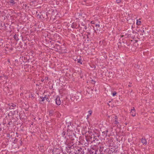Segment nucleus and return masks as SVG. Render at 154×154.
I'll return each mask as SVG.
<instances>
[{
    "label": "nucleus",
    "instance_id": "nucleus-1",
    "mask_svg": "<svg viewBox=\"0 0 154 154\" xmlns=\"http://www.w3.org/2000/svg\"><path fill=\"white\" fill-rule=\"evenodd\" d=\"M77 139L75 140L72 143L68 145L66 147L65 150L69 154H84V149L77 146Z\"/></svg>",
    "mask_w": 154,
    "mask_h": 154
},
{
    "label": "nucleus",
    "instance_id": "nucleus-2",
    "mask_svg": "<svg viewBox=\"0 0 154 154\" xmlns=\"http://www.w3.org/2000/svg\"><path fill=\"white\" fill-rule=\"evenodd\" d=\"M65 129L64 128L63 131L61 133V136L65 140L64 141V143L66 145L65 148L68 146V145H70V143L73 142L76 139L75 138L74 134L72 131L68 132L69 130L64 131Z\"/></svg>",
    "mask_w": 154,
    "mask_h": 154
},
{
    "label": "nucleus",
    "instance_id": "nucleus-3",
    "mask_svg": "<svg viewBox=\"0 0 154 154\" xmlns=\"http://www.w3.org/2000/svg\"><path fill=\"white\" fill-rule=\"evenodd\" d=\"M62 43L60 45L57 43H51V46L52 48L57 50V51L61 53H67V50L66 48V44L62 40Z\"/></svg>",
    "mask_w": 154,
    "mask_h": 154
},
{
    "label": "nucleus",
    "instance_id": "nucleus-4",
    "mask_svg": "<svg viewBox=\"0 0 154 154\" xmlns=\"http://www.w3.org/2000/svg\"><path fill=\"white\" fill-rule=\"evenodd\" d=\"M51 41L50 42L51 44L54 43V44L58 43L61 44L62 40L61 37L57 33L54 34L51 37Z\"/></svg>",
    "mask_w": 154,
    "mask_h": 154
},
{
    "label": "nucleus",
    "instance_id": "nucleus-5",
    "mask_svg": "<svg viewBox=\"0 0 154 154\" xmlns=\"http://www.w3.org/2000/svg\"><path fill=\"white\" fill-rule=\"evenodd\" d=\"M87 15L84 12L80 11L79 12L76 13L74 14V17L76 20H85L87 17Z\"/></svg>",
    "mask_w": 154,
    "mask_h": 154
},
{
    "label": "nucleus",
    "instance_id": "nucleus-6",
    "mask_svg": "<svg viewBox=\"0 0 154 154\" xmlns=\"http://www.w3.org/2000/svg\"><path fill=\"white\" fill-rule=\"evenodd\" d=\"M79 142L83 147L88 146V145L89 142L86 137L81 138Z\"/></svg>",
    "mask_w": 154,
    "mask_h": 154
},
{
    "label": "nucleus",
    "instance_id": "nucleus-7",
    "mask_svg": "<svg viewBox=\"0 0 154 154\" xmlns=\"http://www.w3.org/2000/svg\"><path fill=\"white\" fill-rule=\"evenodd\" d=\"M87 29V24L85 22H81L79 23V30L80 32H85Z\"/></svg>",
    "mask_w": 154,
    "mask_h": 154
},
{
    "label": "nucleus",
    "instance_id": "nucleus-8",
    "mask_svg": "<svg viewBox=\"0 0 154 154\" xmlns=\"http://www.w3.org/2000/svg\"><path fill=\"white\" fill-rule=\"evenodd\" d=\"M113 130V128L112 127H110L109 128H106V130L102 132V136H103L102 137H103V139H104L105 138H106L107 136L108 137H109L110 136V134H108V133L109 132H112Z\"/></svg>",
    "mask_w": 154,
    "mask_h": 154
},
{
    "label": "nucleus",
    "instance_id": "nucleus-9",
    "mask_svg": "<svg viewBox=\"0 0 154 154\" xmlns=\"http://www.w3.org/2000/svg\"><path fill=\"white\" fill-rule=\"evenodd\" d=\"M94 142H97L100 140L102 141V140L103 139V137H101L100 134L98 133H95L94 134Z\"/></svg>",
    "mask_w": 154,
    "mask_h": 154
},
{
    "label": "nucleus",
    "instance_id": "nucleus-10",
    "mask_svg": "<svg viewBox=\"0 0 154 154\" xmlns=\"http://www.w3.org/2000/svg\"><path fill=\"white\" fill-rule=\"evenodd\" d=\"M70 99L72 101H76L79 99V96L76 94H70Z\"/></svg>",
    "mask_w": 154,
    "mask_h": 154
},
{
    "label": "nucleus",
    "instance_id": "nucleus-11",
    "mask_svg": "<svg viewBox=\"0 0 154 154\" xmlns=\"http://www.w3.org/2000/svg\"><path fill=\"white\" fill-rule=\"evenodd\" d=\"M66 124L67 125V130H69L70 131H72V128H73V126H74L73 123L72 122H67Z\"/></svg>",
    "mask_w": 154,
    "mask_h": 154
},
{
    "label": "nucleus",
    "instance_id": "nucleus-12",
    "mask_svg": "<svg viewBox=\"0 0 154 154\" xmlns=\"http://www.w3.org/2000/svg\"><path fill=\"white\" fill-rule=\"evenodd\" d=\"M117 150H115V149H113L112 148H107L106 152L107 154H110L113 153V152L116 153L117 152Z\"/></svg>",
    "mask_w": 154,
    "mask_h": 154
},
{
    "label": "nucleus",
    "instance_id": "nucleus-13",
    "mask_svg": "<svg viewBox=\"0 0 154 154\" xmlns=\"http://www.w3.org/2000/svg\"><path fill=\"white\" fill-rule=\"evenodd\" d=\"M94 136V134H92L91 136H88V137H86L89 143L91 142V143H92L94 142V138L93 137Z\"/></svg>",
    "mask_w": 154,
    "mask_h": 154
},
{
    "label": "nucleus",
    "instance_id": "nucleus-14",
    "mask_svg": "<svg viewBox=\"0 0 154 154\" xmlns=\"http://www.w3.org/2000/svg\"><path fill=\"white\" fill-rule=\"evenodd\" d=\"M14 141L15 142H17L18 143H19V144L17 146V147L18 148H19L20 147V146H21L22 145V141L21 140V138L20 137H19L18 139L15 138V139L14 140Z\"/></svg>",
    "mask_w": 154,
    "mask_h": 154
},
{
    "label": "nucleus",
    "instance_id": "nucleus-15",
    "mask_svg": "<svg viewBox=\"0 0 154 154\" xmlns=\"http://www.w3.org/2000/svg\"><path fill=\"white\" fill-rule=\"evenodd\" d=\"M81 4L83 5L87 6L91 5V3L87 0H83V1L81 2Z\"/></svg>",
    "mask_w": 154,
    "mask_h": 154
},
{
    "label": "nucleus",
    "instance_id": "nucleus-16",
    "mask_svg": "<svg viewBox=\"0 0 154 154\" xmlns=\"http://www.w3.org/2000/svg\"><path fill=\"white\" fill-rule=\"evenodd\" d=\"M55 100L56 104L58 106L60 105L61 101L60 100V97L59 96L57 95L56 96Z\"/></svg>",
    "mask_w": 154,
    "mask_h": 154
},
{
    "label": "nucleus",
    "instance_id": "nucleus-17",
    "mask_svg": "<svg viewBox=\"0 0 154 154\" xmlns=\"http://www.w3.org/2000/svg\"><path fill=\"white\" fill-rule=\"evenodd\" d=\"M71 27L73 29H79V23H78L76 22H73L71 25Z\"/></svg>",
    "mask_w": 154,
    "mask_h": 154
},
{
    "label": "nucleus",
    "instance_id": "nucleus-18",
    "mask_svg": "<svg viewBox=\"0 0 154 154\" xmlns=\"http://www.w3.org/2000/svg\"><path fill=\"white\" fill-rule=\"evenodd\" d=\"M98 146H97L95 145H91V149H90L92 150H94L95 151H96L98 152H99L98 150Z\"/></svg>",
    "mask_w": 154,
    "mask_h": 154
},
{
    "label": "nucleus",
    "instance_id": "nucleus-19",
    "mask_svg": "<svg viewBox=\"0 0 154 154\" xmlns=\"http://www.w3.org/2000/svg\"><path fill=\"white\" fill-rule=\"evenodd\" d=\"M9 106V109H15L16 107V103H11L8 104Z\"/></svg>",
    "mask_w": 154,
    "mask_h": 154
},
{
    "label": "nucleus",
    "instance_id": "nucleus-20",
    "mask_svg": "<svg viewBox=\"0 0 154 154\" xmlns=\"http://www.w3.org/2000/svg\"><path fill=\"white\" fill-rule=\"evenodd\" d=\"M132 108L133 109H131L130 113L132 116H135L136 114V110L134 107H133Z\"/></svg>",
    "mask_w": 154,
    "mask_h": 154
},
{
    "label": "nucleus",
    "instance_id": "nucleus-21",
    "mask_svg": "<svg viewBox=\"0 0 154 154\" xmlns=\"http://www.w3.org/2000/svg\"><path fill=\"white\" fill-rule=\"evenodd\" d=\"M74 60L75 61L77 62L78 63H79L81 64H82V61L81 56L79 57V58H78V57H77L75 59H74Z\"/></svg>",
    "mask_w": 154,
    "mask_h": 154
},
{
    "label": "nucleus",
    "instance_id": "nucleus-22",
    "mask_svg": "<svg viewBox=\"0 0 154 154\" xmlns=\"http://www.w3.org/2000/svg\"><path fill=\"white\" fill-rule=\"evenodd\" d=\"M38 98H39L38 101L40 103H41L42 102H44L45 99V97L43 96H38Z\"/></svg>",
    "mask_w": 154,
    "mask_h": 154
},
{
    "label": "nucleus",
    "instance_id": "nucleus-23",
    "mask_svg": "<svg viewBox=\"0 0 154 154\" xmlns=\"http://www.w3.org/2000/svg\"><path fill=\"white\" fill-rule=\"evenodd\" d=\"M89 154H100L99 152H98L94 150L90 149L89 151Z\"/></svg>",
    "mask_w": 154,
    "mask_h": 154
},
{
    "label": "nucleus",
    "instance_id": "nucleus-24",
    "mask_svg": "<svg viewBox=\"0 0 154 154\" xmlns=\"http://www.w3.org/2000/svg\"><path fill=\"white\" fill-rule=\"evenodd\" d=\"M141 142L143 145H146L147 144V141L145 137H142L141 139Z\"/></svg>",
    "mask_w": 154,
    "mask_h": 154
},
{
    "label": "nucleus",
    "instance_id": "nucleus-25",
    "mask_svg": "<svg viewBox=\"0 0 154 154\" xmlns=\"http://www.w3.org/2000/svg\"><path fill=\"white\" fill-rule=\"evenodd\" d=\"M92 26L94 27V32H96V30L100 31V25L99 24H95V26L96 27V29H94V27L93 26Z\"/></svg>",
    "mask_w": 154,
    "mask_h": 154
},
{
    "label": "nucleus",
    "instance_id": "nucleus-26",
    "mask_svg": "<svg viewBox=\"0 0 154 154\" xmlns=\"http://www.w3.org/2000/svg\"><path fill=\"white\" fill-rule=\"evenodd\" d=\"M15 115V111H11L8 114V116L9 117L10 116L12 117L13 116Z\"/></svg>",
    "mask_w": 154,
    "mask_h": 154
},
{
    "label": "nucleus",
    "instance_id": "nucleus-27",
    "mask_svg": "<svg viewBox=\"0 0 154 154\" xmlns=\"http://www.w3.org/2000/svg\"><path fill=\"white\" fill-rule=\"evenodd\" d=\"M13 37L15 40L17 42L18 41L19 39L18 34H15L14 35Z\"/></svg>",
    "mask_w": 154,
    "mask_h": 154
},
{
    "label": "nucleus",
    "instance_id": "nucleus-28",
    "mask_svg": "<svg viewBox=\"0 0 154 154\" xmlns=\"http://www.w3.org/2000/svg\"><path fill=\"white\" fill-rule=\"evenodd\" d=\"M112 124L115 125H118L119 124V122L117 120L113 119L112 122Z\"/></svg>",
    "mask_w": 154,
    "mask_h": 154
},
{
    "label": "nucleus",
    "instance_id": "nucleus-29",
    "mask_svg": "<svg viewBox=\"0 0 154 154\" xmlns=\"http://www.w3.org/2000/svg\"><path fill=\"white\" fill-rule=\"evenodd\" d=\"M9 2L10 3V5L12 6H13L16 3L14 0H10Z\"/></svg>",
    "mask_w": 154,
    "mask_h": 154
},
{
    "label": "nucleus",
    "instance_id": "nucleus-30",
    "mask_svg": "<svg viewBox=\"0 0 154 154\" xmlns=\"http://www.w3.org/2000/svg\"><path fill=\"white\" fill-rule=\"evenodd\" d=\"M140 20V19L137 20L136 22V24L137 25L139 26L141 25L142 23Z\"/></svg>",
    "mask_w": 154,
    "mask_h": 154
},
{
    "label": "nucleus",
    "instance_id": "nucleus-31",
    "mask_svg": "<svg viewBox=\"0 0 154 154\" xmlns=\"http://www.w3.org/2000/svg\"><path fill=\"white\" fill-rule=\"evenodd\" d=\"M49 116H53L54 111L53 110H50L49 111Z\"/></svg>",
    "mask_w": 154,
    "mask_h": 154
},
{
    "label": "nucleus",
    "instance_id": "nucleus-32",
    "mask_svg": "<svg viewBox=\"0 0 154 154\" xmlns=\"http://www.w3.org/2000/svg\"><path fill=\"white\" fill-rule=\"evenodd\" d=\"M12 121L11 119H9V121H8V123L7 124V127H9L10 125L12 124Z\"/></svg>",
    "mask_w": 154,
    "mask_h": 154
},
{
    "label": "nucleus",
    "instance_id": "nucleus-33",
    "mask_svg": "<svg viewBox=\"0 0 154 154\" xmlns=\"http://www.w3.org/2000/svg\"><path fill=\"white\" fill-rule=\"evenodd\" d=\"M36 95L34 94H31V95L30 97V98L32 99H34Z\"/></svg>",
    "mask_w": 154,
    "mask_h": 154
},
{
    "label": "nucleus",
    "instance_id": "nucleus-34",
    "mask_svg": "<svg viewBox=\"0 0 154 154\" xmlns=\"http://www.w3.org/2000/svg\"><path fill=\"white\" fill-rule=\"evenodd\" d=\"M24 59L25 60V61H23V62H27L29 61V59H27V57H26L25 56L24 57Z\"/></svg>",
    "mask_w": 154,
    "mask_h": 154
},
{
    "label": "nucleus",
    "instance_id": "nucleus-35",
    "mask_svg": "<svg viewBox=\"0 0 154 154\" xmlns=\"http://www.w3.org/2000/svg\"><path fill=\"white\" fill-rule=\"evenodd\" d=\"M2 154H7L8 151H7L5 150H2Z\"/></svg>",
    "mask_w": 154,
    "mask_h": 154
},
{
    "label": "nucleus",
    "instance_id": "nucleus-36",
    "mask_svg": "<svg viewBox=\"0 0 154 154\" xmlns=\"http://www.w3.org/2000/svg\"><path fill=\"white\" fill-rule=\"evenodd\" d=\"M88 114L87 116H90L92 113V111L91 110H89L88 111Z\"/></svg>",
    "mask_w": 154,
    "mask_h": 154
},
{
    "label": "nucleus",
    "instance_id": "nucleus-37",
    "mask_svg": "<svg viewBox=\"0 0 154 154\" xmlns=\"http://www.w3.org/2000/svg\"><path fill=\"white\" fill-rule=\"evenodd\" d=\"M109 77H112L114 75V73L112 72H109Z\"/></svg>",
    "mask_w": 154,
    "mask_h": 154
},
{
    "label": "nucleus",
    "instance_id": "nucleus-38",
    "mask_svg": "<svg viewBox=\"0 0 154 154\" xmlns=\"http://www.w3.org/2000/svg\"><path fill=\"white\" fill-rule=\"evenodd\" d=\"M45 81L44 82L45 83L46 82V83L48 81V76L45 77Z\"/></svg>",
    "mask_w": 154,
    "mask_h": 154
},
{
    "label": "nucleus",
    "instance_id": "nucleus-39",
    "mask_svg": "<svg viewBox=\"0 0 154 154\" xmlns=\"http://www.w3.org/2000/svg\"><path fill=\"white\" fill-rule=\"evenodd\" d=\"M117 94V92L116 91H114L112 93V96L114 97Z\"/></svg>",
    "mask_w": 154,
    "mask_h": 154
},
{
    "label": "nucleus",
    "instance_id": "nucleus-40",
    "mask_svg": "<svg viewBox=\"0 0 154 154\" xmlns=\"http://www.w3.org/2000/svg\"><path fill=\"white\" fill-rule=\"evenodd\" d=\"M122 2L121 0H116V3L117 4H119L120 3Z\"/></svg>",
    "mask_w": 154,
    "mask_h": 154
},
{
    "label": "nucleus",
    "instance_id": "nucleus-41",
    "mask_svg": "<svg viewBox=\"0 0 154 154\" xmlns=\"http://www.w3.org/2000/svg\"><path fill=\"white\" fill-rule=\"evenodd\" d=\"M46 101H48V102H50L51 101L49 99L48 97H47V98H46L45 99Z\"/></svg>",
    "mask_w": 154,
    "mask_h": 154
},
{
    "label": "nucleus",
    "instance_id": "nucleus-42",
    "mask_svg": "<svg viewBox=\"0 0 154 154\" xmlns=\"http://www.w3.org/2000/svg\"><path fill=\"white\" fill-rule=\"evenodd\" d=\"M91 23L92 24H96V22L94 21H91Z\"/></svg>",
    "mask_w": 154,
    "mask_h": 154
},
{
    "label": "nucleus",
    "instance_id": "nucleus-43",
    "mask_svg": "<svg viewBox=\"0 0 154 154\" xmlns=\"http://www.w3.org/2000/svg\"><path fill=\"white\" fill-rule=\"evenodd\" d=\"M2 41V40H1V41L0 42V46H3V43L1 42Z\"/></svg>",
    "mask_w": 154,
    "mask_h": 154
},
{
    "label": "nucleus",
    "instance_id": "nucleus-44",
    "mask_svg": "<svg viewBox=\"0 0 154 154\" xmlns=\"http://www.w3.org/2000/svg\"><path fill=\"white\" fill-rule=\"evenodd\" d=\"M15 111V114H16V113L17 114H18L19 112H18V109H16V110H15V111Z\"/></svg>",
    "mask_w": 154,
    "mask_h": 154
},
{
    "label": "nucleus",
    "instance_id": "nucleus-45",
    "mask_svg": "<svg viewBox=\"0 0 154 154\" xmlns=\"http://www.w3.org/2000/svg\"><path fill=\"white\" fill-rule=\"evenodd\" d=\"M115 120H117L118 119V117L117 116H115L114 117Z\"/></svg>",
    "mask_w": 154,
    "mask_h": 154
},
{
    "label": "nucleus",
    "instance_id": "nucleus-46",
    "mask_svg": "<svg viewBox=\"0 0 154 154\" xmlns=\"http://www.w3.org/2000/svg\"><path fill=\"white\" fill-rule=\"evenodd\" d=\"M114 145V143H113V142H112V143H110V144H109V146H113V145Z\"/></svg>",
    "mask_w": 154,
    "mask_h": 154
},
{
    "label": "nucleus",
    "instance_id": "nucleus-47",
    "mask_svg": "<svg viewBox=\"0 0 154 154\" xmlns=\"http://www.w3.org/2000/svg\"><path fill=\"white\" fill-rule=\"evenodd\" d=\"M130 35V34H128V33L127 34V33H126L125 34V36H127V37H129V35Z\"/></svg>",
    "mask_w": 154,
    "mask_h": 154
},
{
    "label": "nucleus",
    "instance_id": "nucleus-48",
    "mask_svg": "<svg viewBox=\"0 0 154 154\" xmlns=\"http://www.w3.org/2000/svg\"><path fill=\"white\" fill-rule=\"evenodd\" d=\"M49 0H42V1L44 2H46L48 1Z\"/></svg>",
    "mask_w": 154,
    "mask_h": 154
},
{
    "label": "nucleus",
    "instance_id": "nucleus-49",
    "mask_svg": "<svg viewBox=\"0 0 154 154\" xmlns=\"http://www.w3.org/2000/svg\"><path fill=\"white\" fill-rule=\"evenodd\" d=\"M57 154H62V152L61 151L59 153H57Z\"/></svg>",
    "mask_w": 154,
    "mask_h": 154
},
{
    "label": "nucleus",
    "instance_id": "nucleus-50",
    "mask_svg": "<svg viewBox=\"0 0 154 154\" xmlns=\"http://www.w3.org/2000/svg\"><path fill=\"white\" fill-rule=\"evenodd\" d=\"M121 154H128L127 153L124 152H123Z\"/></svg>",
    "mask_w": 154,
    "mask_h": 154
},
{
    "label": "nucleus",
    "instance_id": "nucleus-51",
    "mask_svg": "<svg viewBox=\"0 0 154 154\" xmlns=\"http://www.w3.org/2000/svg\"><path fill=\"white\" fill-rule=\"evenodd\" d=\"M53 88V85L51 86V87H50L49 88L50 89H52Z\"/></svg>",
    "mask_w": 154,
    "mask_h": 154
},
{
    "label": "nucleus",
    "instance_id": "nucleus-52",
    "mask_svg": "<svg viewBox=\"0 0 154 154\" xmlns=\"http://www.w3.org/2000/svg\"><path fill=\"white\" fill-rule=\"evenodd\" d=\"M45 80V79H41V81L42 82H43Z\"/></svg>",
    "mask_w": 154,
    "mask_h": 154
},
{
    "label": "nucleus",
    "instance_id": "nucleus-53",
    "mask_svg": "<svg viewBox=\"0 0 154 154\" xmlns=\"http://www.w3.org/2000/svg\"><path fill=\"white\" fill-rule=\"evenodd\" d=\"M91 34L90 32H88V34L87 35H88V36H89V35H90Z\"/></svg>",
    "mask_w": 154,
    "mask_h": 154
},
{
    "label": "nucleus",
    "instance_id": "nucleus-54",
    "mask_svg": "<svg viewBox=\"0 0 154 154\" xmlns=\"http://www.w3.org/2000/svg\"><path fill=\"white\" fill-rule=\"evenodd\" d=\"M2 77H3L2 76H0V79L2 80Z\"/></svg>",
    "mask_w": 154,
    "mask_h": 154
},
{
    "label": "nucleus",
    "instance_id": "nucleus-55",
    "mask_svg": "<svg viewBox=\"0 0 154 154\" xmlns=\"http://www.w3.org/2000/svg\"><path fill=\"white\" fill-rule=\"evenodd\" d=\"M89 38V36H88V35H87L86 39H88Z\"/></svg>",
    "mask_w": 154,
    "mask_h": 154
},
{
    "label": "nucleus",
    "instance_id": "nucleus-56",
    "mask_svg": "<svg viewBox=\"0 0 154 154\" xmlns=\"http://www.w3.org/2000/svg\"><path fill=\"white\" fill-rule=\"evenodd\" d=\"M142 32H144V28H143V29H142Z\"/></svg>",
    "mask_w": 154,
    "mask_h": 154
},
{
    "label": "nucleus",
    "instance_id": "nucleus-57",
    "mask_svg": "<svg viewBox=\"0 0 154 154\" xmlns=\"http://www.w3.org/2000/svg\"><path fill=\"white\" fill-rule=\"evenodd\" d=\"M131 139H128V141L129 143Z\"/></svg>",
    "mask_w": 154,
    "mask_h": 154
},
{
    "label": "nucleus",
    "instance_id": "nucleus-58",
    "mask_svg": "<svg viewBox=\"0 0 154 154\" xmlns=\"http://www.w3.org/2000/svg\"><path fill=\"white\" fill-rule=\"evenodd\" d=\"M118 48L119 49H121V48H120V47L119 46V45H118Z\"/></svg>",
    "mask_w": 154,
    "mask_h": 154
},
{
    "label": "nucleus",
    "instance_id": "nucleus-59",
    "mask_svg": "<svg viewBox=\"0 0 154 154\" xmlns=\"http://www.w3.org/2000/svg\"><path fill=\"white\" fill-rule=\"evenodd\" d=\"M15 62H18V60H15Z\"/></svg>",
    "mask_w": 154,
    "mask_h": 154
},
{
    "label": "nucleus",
    "instance_id": "nucleus-60",
    "mask_svg": "<svg viewBox=\"0 0 154 154\" xmlns=\"http://www.w3.org/2000/svg\"><path fill=\"white\" fill-rule=\"evenodd\" d=\"M128 86L129 87H131V85H128Z\"/></svg>",
    "mask_w": 154,
    "mask_h": 154
},
{
    "label": "nucleus",
    "instance_id": "nucleus-61",
    "mask_svg": "<svg viewBox=\"0 0 154 154\" xmlns=\"http://www.w3.org/2000/svg\"><path fill=\"white\" fill-rule=\"evenodd\" d=\"M92 81H93V82H94V83H95L96 82H95V81L94 80H92Z\"/></svg>",
    "mask_w": 154,
    "mask_h": 154
},
{
    "label": "nucleus",
    "instance_id": "nucleus-62",
    "mask_svg": "<svg viewBox=\"0 0 154 154\" xmlns=\"http://www.w3.org/2000/svg\"><path fill=\"white\" fill-rule=\"evenodd\" d=\"M44 97H45V98H47V95H45V96Z\"/></svg>",
    "mask_w": 154,
    "mask_h": 154
},
{
    "label": "nucleus",
    "instance_id": "nucleus-63",
    "mask_svg": "<svg viewBox=\"0 0 154 154\" xmlns=\"http://www.w3.org/2000/svg\"><path fill=\"white\" fill-rule=\"evenodd\" d=\"M38 120H40L41 119V118H38Z\"/></svg>",
    "mask_w": 154,
    "mask_h": 154
},
{
    "label": "nucleus",
    "instance_id": "nucleus-64",
    "mask_svg": "<svg viewBox=\"0 0 154 154\" xmlns=\"http://www.w3.org/2000/svg\"><path fill=\"white\" fill-rule=\"evenodd\" d=\"M23 93H21L20 94V95H23Z\"/></svg>",
    "mask_w": 154,
    "mask_h": 154
}]
</instances>
